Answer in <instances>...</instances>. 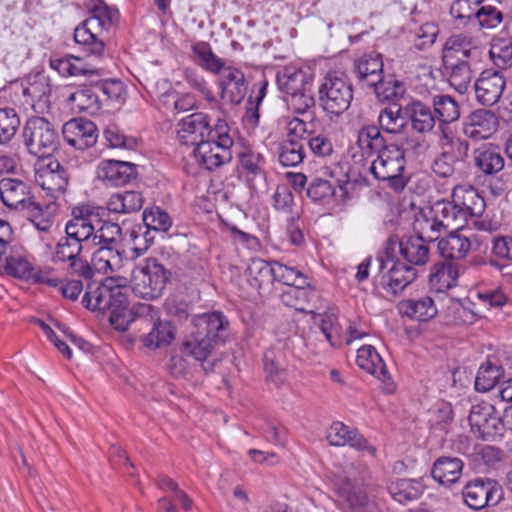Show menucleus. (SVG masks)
Wrapping results in <instances>:
<instances>
[{
    "label": "nucleus",
    "instance_id": "nucleus-48",
    "mask_svg": "<svg viewBox=\"0 0 512 512\" xmlns=\"http://www.w3.org/2000/svg\"><path fill=\"white\" fill-rule=\"evenodd\" d=\"M21 211L25 212L27 219L41 232H48L54 223V215L49 206H42L34 199L26 204Z\"/></svg>",
    "mask_w": 512,
    "mask_h": 512
},
{
    "label": "nucleus",
    "instance_id": "nucleus-2",
    "mask_svg": "<svg viewBox=\"0 0 512 512\" xmlns=\"http://www.w3.org/2000/svg\"><path fill=\"white\" fill-rule=\"evenodd\" d=\"M85 7L91 15L75 28L74 40L84 52L100 57L105 51V44L99 39L97 30H108L118 19L119 12L103 0H86Z\"/></svg>",
    "mask_w": 512,
    "mask_h": 512
},
{
    "label": "nucleus",
    "instance_id": "nucleus-19",
    "mask_svg": "<svg viewBox=\"0 0 512 512\" xmlns=\"http://www.w3.org/2000/svg\"><path fill=\"white\" fill-rule=\"evenodd\" d=\"M97 179L110 186H123L137 177V167L127 161L102 160L96 169Z\"/></svg>",
    "mask_w": 512,
    "mask_h": 512
},
{
    "label": "nucleus",
    "instance_id": "nucleus-55",
    "mask_svg": "<svg viewBox=\"0 0 512 512\" xmlns=\"http://www.w3.org/2000/svg\"><path fill=\"white\" fill-rule=\"evenodd\" d=\"M143 222L147 229L155 232H167L172 225L169 214L157 206L143 211Z\"/></svg>",
    "mask_w": 512,
    "mask_h": 512
},
{
    "label": "nucleus",
    "instance_id": "nucleus-23",
    "mask_svg": "<svg viewBox=\"0 0 512 512\" xmlns=\"http://www.w3.org/2000/svg\"><path fill=\"white\" fill-rule=\"evenodd\" d=\"M0 199L8 208L22 210L33 196L28 183L15 178H3L0 180Z\"/></svg>",
    "mask_w": 512,
    "mask_h": 512
},
{
    "label": "nucleus",
    "instance_id": "nucleus-47",
    "mask_svg": "<svg viewBox=\"0 0 512 512\" xmlns=\"http://www.w3.org/2000/svg\"><path fill=\"white\" fill-rule=\"evenodd\" d=\"M433 108V113L441 124H450L460 118V106L450 95H435Z\"/></svg>",
    "mask_w": 512,
    "mask_h": 512
},
{
    "label": "nucleus",
    "instance_id": "nucleus-7",
    "mask_svg": "<svg viewBox=\"0 0 512 512\" xmlns=\"http://www.w3.org/2000/svg\"><path fill=\"white\" fill-rule=\"evenodd\" d=\"M353 100V87L343 73L329 72L318 88L320 107L329 114L340 115L345 112Z\"/></svg>",
    "mask_w": 512,
    "mask_h": 512
},
{
    "label": "nucleus",
    "instance_id": "nucleus-34",
    "mask_svg": "<svg viewBox=\"0 0 512 512\" xmlns=\"http://www.w3.org/2000/svg\"><path fill=\"white\" fill-rule=\"evenodd\" d=\"M305 285L299 284L288 288L281 294V300L283 304L299 312L315 314L312 302L317 298V293L314 289L305 287Z\"/></svg>",
    "mask_w": 512,
    "mask_h": 512
},
{
    "label": "nucleus",
    "instance_id": "nucleus-62",
    "mask_svg": "<svg viewBox=\"0 0 512 512\" xmlns=\"http://www.w3.org/2000/svg\"><path fill=\"white\" fill-rule=\"evenodd\" d=\"M104 137L112 148L132 150L137 146V139L127 136L116 124H109L104 130Z\"/></svg>",
    "mask_w": 512,
    "mask_h": 512
},
{
    "label": "nucleus",
    "instance_id": "nucleus-6",
    "mask_svg": "<svg viewBox=\"0 0 512 512\" xmlns=\"http://www.w3.org/2000/svg\"><path fill=\"white\" fill-rule=\"evenodd\" d=\"M171 272L156 258H148L131 272V289L136 296L153 300L160 297Z\"/></svg>",
    "mask_w": 512,
    "mask_h": 512
},
{
    "label": "nucleus",
    "instance_id": "nucleus-37",
    "mask_svg": "<svg viewBox=\"0 0 512 512\" xmlns=\"http://www.w3.org/2000/svg\"><path fill=\"white\" fill-rule=\"evenodd\" d=\"M357 142L363 155L367 157L380 155L389 145L376 125L363 126L358 132Z\"/></svg>",
    "mask_w": 512,
    "mask_h": 512
},
{
    "label": "nucleus",
    "instance_id": "nucleus-36",
    "mask_svg": "<svg viewBox=\"0 0 512 512\" xmlns=\"http://www.w3.org/2000/svg\"><path fill=\"white\" fill-rule=\"evenodd\" d=\"M249 283L258 291L269 290L275 282L274 264L260 259H252L247 268Z\"/></svg>",
    "mask_w": 512,
    "mask_h": 512
},
{
    "label": "nucleus",
    "instance_id": "nucleus-18",
    "mask_svg": "<svg viewBox=\"0 0 512 512\" xmlns=\"http://www.w3.org/2000/svg\"><path fill=\"white\" fill-rule=\"evenodd\" d=\"M62 133L66 142L78 150L94 146L98 138L96 125L84 118H74L66 122Z\"/></svg>",
    "mask_w": 512,
    "mask_h": 512
},
{
    "label": "nucleus",
    "instance_id": "nucleus-9",
    "mask_svg": "<svg viewBox=\"0 0 512 512\" xmlns=\"http://www.w3.org/2000/svg\"><path fill=\"white\" fill-rule=\"evenodd\" d=\"M461 496L469 509L480 511L488 506H496L502 499L503 492L496 480L477 477L463 486Z\"/></svg>",
    "mask_w": 512,
    "mask_h": 512
},
{
    "label": "nucleus",
    "instance_id": "nucleus-29",
    "mask_svg": "<svg viewBox=\"0 0 512 512\" xmlns=\"http://www.w3.org/2000/svg\"><path fill=\"white\" fill-rule=\"evenodd\" d=\"M407 122L411 128L420 134H426L433 130L436 117L431 107L420 100H412L403 107Z\"/></svg>",
    "mask_w": 512,
    "mask_h": 512
},
{
    "label": "nucleus",
    "instance_id": "nucleus-5",
    "mask_svg": "<svg viewBox=\"0 0 512 512\" xmlns=\"http://www.w3.org/2000/svg\"><path fill=\"white\" fill-rule=\"evenodd\" d=\"M214 137L194 148L193 154L199 165L214 171L232 160L233 137L226 121L218 119Z\"/></svg>",
    "mask_w": 512,
    "mask_h": 512
},
{
    "label": "nucleus",
    "instance_id": "nucleus-38",
    "mask_svg": "<svg viewBox=\"0 0 512 512\" xmlns=\"http://www.w3.org/2000/svg\"><path fill=\"white\" fill-rule=\"evenodd\" d=\"M144 203L142 194L130 190L112 194L107 201V209L111 213L130 214L138 212Z\"/></svg>",
    "mask_w": 512,
    "mask_h": 512
},
{
    "label": "nucleus",
    "instance_id": "nucleus-20",
    "mask_svg": "<svg viewBox=\"0 0 512 512\" xmlns=\"http://www.w3.org/2000/svg\"><path fill=\"white\" fill-rule=\"evenodd\" d=\"M356 363L361 369L381 380L383 382V390L386 393L391 394L395 391V384L388 373L386 365L373 346L365 345L359 348Z\"/></svg>",
    "mask_w": 512,
    "mask_h": 512
},
{
    "label": "nucleus",
    "instance_id": "nucleus-41",
    "mask_svg": "<svg viewBox=\"0 0 512 512\" xmlns=\"http://www.w3.org/2000/svg\"><path fill=\"white\" fill-rule=\"evenodd\" d=\"M400 311L419 321H428L434 318L438 312L434 300L430 296L404 300L400 303Z\"/></svg>",
    "mask_w": 512,
    "mask_h": 512
},
{
    "label": "nucleus",
    "instance_id": "nucleus-31",
    "mask_svg": "<svg viewBox=\"0 0 512 512\" xmlns=\"http://www.w3.org/2000/svg\"><path fill=\"white\" fill-rule=\"evenodd\" d=\"M453 227L454 231H451L446 237L439 240L438 251L445 259L460 260L467 255L472 247V242L469 237L460 233V229L463 227Z\"/></svg>",
    "mask_w": 512,
    "mask_h": 512
},
{
    "label": "nucleus",
    "instance_id": "nucleus-22",
    "mask_svg": "<svg viewBox=\"0 0 512 512\" xmlns=\"http://www.w3.org/2000/svg\"><path fill=\"white\" fill-rule=\"evenodd\" d=\"M219 85L222 99L235 105L242 102L248 89L244 73L231 66H227L220 73Z\"/></svg>",
    "mask_w": 512,
    "mask_h": 512
},
{
    "label": "nucleus",
    "instance_id": "nucleus-13",
    "mask_svg": "<svg viewBox=\"0 0 512 512\" xmlns=\"http://www.w3.org/2000/svg\"><path fill=\"white\" fill-rule=\"evenodd\" d=\"M378 255L377 260L379 261V271L383 272L388 268L387 273L383 276L384 283L390 288V290L397 294L403 291L409 284H411L418 276L417 269L411 265L401 262L398 259L388 253Z\"/></svg>",
    "mask_w": 512,
    "mask_h": 512
},
{
    "label": "nucleus",
    "instance_id": "nucleus-52",
    "mask_svg": "<svg viewBox=\"0 0 512 512\" xmlns=\"http://www.w3.org/2000/svg\"><path fill=\"white\" fill-rule=\"evenodd\" d=\"M370 88L374 90L377 99L381 102L396 101L400 99L406 89L403 82L389 76L387 78L382 76V80Z\"/></svg>",
    "mask_w": 512,
    "mask_h": 512
},
{
    "label": "nucleus",
    "instance_id": "nucleus-4",
    "mask_svg": "<svg viewBox=\"0 0 512 512\" xmlns=\"http://www.w3.org/2000/svg\"><path fill=\"white\" fill-rule=\"evenodd\" d=\"M370 172L386 187L396 193L402 192L407 186L410 175L406 172L405 150L399 145L389 144L388 148L374 159Z\"/></svg>",
    "mask_w": 512,
    "mask_h": 512
},
{
    "label": "nucleus",
    "instance_id": "nucleus-21",
    "mask_svg": "<svg viewBox=\"0 0 512 512\" xmlns=\"http://www.w3.org/2000/svg\"><path fill=\"white\" fill-rule=\"evenodd\" d=\"M498 128V120L495 114L486 109L473 111L463 123V133L473 140H485L490 138Z\"/></svg>",
    "mask_w": 512,
    "mask_h": 512
},
{
    "label": "nucleus",
    "instance_id": "nucleus-12",
    "mask_svg": "<svg viewBox=\"0 0 512 512\" xmlns=\"http://www.w3.org/2000/svg\"><path fill=\"white\" fill-rule=\"evenodd\" d=\"M210 117L204 112H196L183 118L179 123L177 136L183 145L197 147L210 137H214L216 124L212 127Z\"/></svg>",
    "mask_w": 512,
    "mask_h": 512
},
{
    "label": "nucleus",
    "instance_id": "nucleus-15",
    "mask_svg": "<svg viewBox=\"0 0 512 512\" xmlns=\"http://www.w3.org/2000/svg\"><path fill=\"white\" fill-rule=\"evenodd\" d=\"M398 245L399 252L406 263L416 268L423 266L429 261L430 249L427 243L415 236H404L400 240L391 236L386 242L385 254L393 251Z\"/></svg>",
    "mask_w": 512,
    "mask_h": 512
},
{
    "label": "nucleus",
    "instance_id": "nucleus-57",
    "mask_svg": "<svg viewBox=\"0 0 512 512\" xmlns=\"http://www.w3.org/2000/svg\"><path fill=\"white\" fill-rule=\"evenodd\" d=\"M502 20L503 13L497 7L480 0L474 23H477L483 29H492L497 27Z\"/></svg>",
    "mask_w": 512,
    "mask_h": 512
},
{
    "label": "nucleus",
    "instance_id": "nucleus-17",
    "mask_svg": "<svg viewBox=\"0 0 512 512\" xmlns=\"http://www.w3.org/2000/svg\"><path fill=\"white\" fill-rule=\"evenodd\" d=\"M505 86V77L499 71L484 70L474 83L477 102L483 106H493L501 98Z\"/></svg>",
    "mask_w": 512,
    "mask_h": 512
},
{
    "label": "nucleus",
    "instance_id": "nucleus-46",
    "mask_svg": "<svg viewBox=\"0 0 512 512\" xmlns=\"http://www.w3.org/2000/svg\"><path fill=\"white\" fill-rule=\"evenodd\" d=\"M150 325L151 331L141 338L145 347L156 349L170 344L174 339V329L168 321H161L159 318Z\"/></svg>",
    "mask_w": 512,
    "mask_h": 512
},
{
    "label": "nucleus",
    "instance_id": "nucleus-63",
    "mask_svg": "<svg viewBox=\"0 0 512 512\" xmlns=\"http://www.w3.org/2000/svg\"><path fill=\"white\" fill-rule=\"evenodd\" d=\"M321 320L319 328L324 334L326 340L331 346H338L341 344V328L338 324L337 317L332 311H326L320 315Z\"/></svg>",
    "mask_w": 512,
    "mask_h": 512
},
{
    "label": "nucleus",
    "instance_id": "nucleus-30",
    "mask_svg": "<svg viewBox=\"0 0 512 512\" xmlns=\"http://www.w3.org/2000/svg\"><path fill=\"white\" fill-rule=\"evenodd\" d=\"M464 463L460 458L441 456L435 460L431 467V476L443 486H451L462 476Z\"/></svg>",
    "mask_w": 512,
    "mask_h": 512
},
{
    "label": "nucleus",
    "instance_id": "nucleus-51",
    "mask_svg": "<svg viewBox=\"0 0 512 512\" xmlns=\"http://www.w3.org/2000/svg\"><path fill=\"white\" fill-rule=\"evenodd\" d=\"M336 194L335 183L324 179L321 176L310 178L306 188V195L313 201L319 203H328Z\"/></svg>",
    "mask_w": 512,
    "mask_h": 512
},
{
    "label": "nucleus",
    "instance_id": "nucleus-25",
    "mask_svg": "<svg viewBox=\"0 0 512 512\" xmlns=\"http://www.w3.org/2000/svg\"><path fill=\"white\" fill-rule=\"evenodd\" d=\"M354 73L363 86L370 88L380 82L383 76L382 55L375 51L365 53L354 61Z\"/></svg>",
    "mask_w": 512,
    "mask_h": 512
},
{
    "label": "nucleus",
    "instance_id": "nucleus-8",
    "mask_svg": "<svg viewBox=\"0 0 512 512\" xmlns=\"http://www.w3.org/2000/svg\"><path fill=\"white\" fill-rule=\"evenodd\" d=\"M22 138L28 152L38 158L51 156L59 146V135L46 118H29L22 130Z\"/></svg>",
    "mask_w": 512,
    "mask_h": 512
},
{
    "label": "nucleus",
    "instance_id": "nucleus-11",
    "mask_svg": "<svg viewBox=\"0 0 512 512\" xmlns=\"http://www.w3.org/2000/svg\"><path fill=\"white\" fill-rule=\"evenodd\" d=\"M484 52L485 47L478 37L461 32L446 39L441 59L481 61Z\"/></svg>",
    "mask_w": 512,
    "mask_h": 512
},
{
    "label": "nucleus",
    "instance_id": "nucleus-43",
    "mask_svg": "<svg viewBox=\"0 0 512 512\" xmlns=\"http://www.w3.org/2000/svg\"><path fill=\"white\" fill-rule=\"evenodd\" d=\"M388 491L394 500L404 504L418 499L424 491V486L415 479H397L390 483Z\"/></svg>",
    "mask_w": 512,
    "mask_h": 512
},
{
    "label": "nucleus",
    "instance_id": "nucleus-16",
    "mask_svg": "<svg viewBox=\"0 0 512 512\" xmlns=\"http://www.w3.org/2000/svg\"><path fill=\"white\" fill-rule=\"evenodd\" d=\"M195 330L216 345H223L230 336V327L227 317L219 311L197 315L193 319Z\"/></svg>",
    "mask_w": 512,
    "mask_h": 512
},
{
    "label": "nucleus",
    "instance_id": "nucleus-39",
    "mask_svg": "<svg viewBox=\"0 0 512 512\" xmlns=\"http://www.w3.org/2000/svg\"><path fill=\"white\" fill-rule=\"evenodd\" d=\"M276 82L278 88L287 96L304 91L310 86L309 78L301 69L295 67H284L277 73Z\"/></svg>",
    "mask_w": 512,
    "mask_h": 512
},
{
    "label": "nucleus",
    "instance_id": "nucleus-42",
    "mask_svg": "<svg viewBox=\"0 0 512 512\" xmlns=\"http://www.w3.org/2000/svg\"><path fill=\"white\" fill-rule=\"evenodd\" d=\"M379 127L389 134H399L407 127V119L400 105H390L382 109L378 116Z\"/></svg>",
    "mask_w": 512,
    "mask_h": 512
},
{
    "label": "nucleus",
    "instance_id": "nucleus-44",
    "mask_svg": "<svg viewBox=\"0 0 512 512\" xmlns=\"http://www.w3.org/2000/svg\"><path fill=\"white\" fill-rule=\"evenodd\" d=\"M457 272L451 263H437L431 268L429 284L436 292H443L455 286Z\"/></svg>",
    "mask_w": 512,
    "mask_h": 512
},
{
    "label": "nucleus",
    "instance_id": "nucleus-50",
    "mask_svg": "<svg viewBox=\"0 0 512 512\" xmlns=\"http://www.w3.org/2000/svg\"><path fill=\"white\" fill-rule=\"evenodd\" d=\"M306 156L305 143L302 141L283 140L278 147V159L285 167L301 164Z\"/></svg>",
    "mask_w": 512,
    "mask_h": 512
},
{
    "label": "nucleus",
    "instance_id": "nucleus-3",
    "mask_svg": "<svg viewBox=\"0 0 512 512\" xmlns=\"http://www.w3.org/2000/svg\"><path fill=\"white\" fill-rule=\"evenodd\" d=\"M451 197L452 201L437 202L436 211L453 226L464 227L468 219L485 211V200L472 185H456Z\"/></svg>",
    "mask_w": 512,
    "mask_h": 512
},
{
    "label": "nucleus",
    "instance_id": "nucleus-27",
    "mask_svg": "<svg viewBox=\"0 0 512 512\" xmlns=\"http://www.w3.org/2000/svg\"><path fill=\"white\" fill-rule=\"evenodd\" d=\"M217 346L218 345L214 342L195 330L192 332L190 338L184 342L183 352L188 356H192L195 360L202 362L203 371L210 373L214 370L217 360H210L209 357Z\"/></svg>",
    "mask_w": 512,
    "mask_h": 512
},
{
    "label": "nucleus",
    "instance_id": "nucleus-54",
    "mask_svg": "<svg viewBox=\"0 0 512 512\" xmlns=\"http://www.w3.org/2000/svg\"><path fill=\"white\" fill-rule=\"evenodd\" d=\"M199 59V64L212 73H221L226 68L222 59L217 57L207 42H198L192 47Z\"/></svg>",
    "mask_w": 512,
    "mask_h": 512
},
{
    "label": "nucleus",
    "instance_id": "nucleus-60",
    "mask_svg": "<svg viewBox=\"0 0 512 512\" xmlns=\"http://www.w3.org/2000/svg\"><path fill=\"white\" fill-rule=\"evenodd\" d=\"M86 246L87 245L78 239L66 234V236L62 237L56 245L55 258L61 262L74 259L76 256L81 254Z\"/></svg>",
    "mask_w": 512,
    "mask_h": 512
},
{
    "label": "nucleus",
    "instance_id": "nucleus-35",
    "mask_svg": "<svg viewBox=\"0 0 512 512\" xmlns=\"http://www.w3.org/2000/svg\"><path fill=\"white\" fill-rule=\"evenodd\" d=\"M475 167L485 175H494L504 168V158L497 149L484 144L473 151Z\"/></svg>",
    "mask_w": 512,
    "mask_h": 512
},
{
    "label": "nucleus",
    "instance_id": "nucleus-58",
    "mask_svg": "<svg viewBox=\"0 0 512 512\" xmlns=\"http://www.w3.org/2000/svg\"><path fill=\"white\" fill-rule=\"evenodd\" d=\"M480 0H455L450 7L451 16L461 25L474 23Z\"/></svg>",
    "mask_w": 512,
    "mask_h": 512
},
{
    "label": "nucleus",
    "instance_id": "nucleus-61",
    "mask_svg": "<svg viewBox=\"0 0 512 512\" xmlns=\"http://www.w3.org/2000/svg\"><path fill=\"white\" fill-rule=\"evenodd\" d=\"M489 55L494 65L500 69L512 67V43L505 40H495L490 49Z\"/></svg>",
    "mask_w": 512,
    "mask_h": 512
},
{
    "label": "nucleus",
    "instance_id": "nucleus-24",
    "mask_svg": "<svg viewBox=\"0 0 512 512\" xmlns=\"http://www.w3.org/2000/svg\"><path fill=\"white\" fill-rule=\"evenodd\" d=\"M68 179L67 171L58 160H51L36 173V182L53 197L65 192Z\"/></svg>",
    "mask_w": 512,
    "mask_h": 512
},
{
    "label": "nucleus",
    "instance_id": "nucleus-32",
    "mask_svg": "<svg viewBox=\"0 0 512 512\" xmlns=\"http://www.w3.org/2000/svg\"><path fill=\"white\" fill-rule=\"evenodd\" d=\"M327 440L333 446L349 445L357 450L371 449L374 451L368 445L367 440L356 429H351L342 422H334L330 426Z\"/></svg>",
    "mask_w": 512,
    "mask_h": 512
},
{
    "label": "nucleus",
    "instance_id": "nucleus-28",
    "mask_svg": "<svg viewBox=\"0 0 512 512\" xmlns=\"http://www.w3.org/2000/svg\"><path fill=\"white\" fill-rule=\"evenodd\" d=\"M433 211L434 216L432 217H428L423 213L416 215L413 223L415 237L427 244L438 240L443 230L453 226L452 222H448L445 218L441 217L436 211V206Z\"/></svg>",
    "mask_w": 512,
    "mask_h": 512
},
{
    "label": "nucleus",
    "instance_id": "nucleus-40",
    "mask_svg": "<svg viewBox=\"0 0 512 512\" xmlns=\"http://www.w3.org/2000/svg\"><path fill=\"white\" fill-rule=\"evenodd\" d=\"M92 265L98 272L115 273L122 268L123 258L118 247L99 246L93 252Z\"/></svg>",
    "mask_w": 512,
    "mask_h": 512
},
{
    "label": "nucleus",
    "instance_id": "nucleus-1",
    "mask_svg": "<svg viewBox=\"0 0 512 512\" xmlns=\"http://www.w3.org/2000/svg\"><path fill=\"white\" fill-rule=\"evenodd\" d=\"M122 281L125 279L108 277L105 282L89 283L82 298L83 306L91 311L109 312L111 325L119 331L127 330L132 322L150 326L158 320V310L149 303L129 308L128 288Z\"/></svg>",
    "mask_w": 512,
    "mask_h": 512
},
{
    "label": "nucleus",
    "instance_id": "nucleus-14",
    "mask_svg": "<svg viewBox=\"0 0 512 512\" xmlns=\"http://www.w3.org/2000/svg\"><path fill=\"white\" fill-rule=\"evenodd\" d=\"M336 483L337 495L353 512H374L375 504L361 489L356 478H352L350 471Z\"/></svg>",
    "mask_w": 512,
    "mask_h": 512
},
{
    "label": "nucleus",
    "instance_id": "nucleus-59",
    "mask_svg": "<svg viewBox=\"0 0 512 512\" xmlns=\"http://www.w3.org/2000/svg\"><path fill=\"white\" fill-rule=\"evenodd\" d=\"M20 118L13 108H0V144H6L15 136Z\"/></svg>",
    "mask_w": 512,
    "mask_h": 512
},
{
    "label": "nucleus",
    "instance_id": "nucleus-56",
    "mask_svg": "<svg viewBox=\"0 0 512 512\" xmlns=\"http://www.w3.org/2000/svg\"><path fill=\"white\" fill-rule=\"evenodd\" d=\"M122 229L119 224L104 222L98 230H94L95 246L117 247L121 239Z\"/></svg>",
    "mask_w": 512,
    "mask_h": 512
},
{
    "label": "nucleus",
    "instance_id": "nucleus-49",
    "mask_svg": "<svg viewBox=\"0 0 512 512\" xmlns=\"http://www.w3.org/2000/svg\"><path fill=\"white\" fill-rule=\"evenodd\" d=\"M503 376V367L488 360L478 370L475 389L480 392H487L493 389Z\"/></svg>",
    "mask_w": 512,
    "mask_h": 512
},
{
    "label": "nucleus",
    "instance_id": "nucleus-45",
    "mask_svg": "<svg viewBox=\"0 0 512 512\" xmlns=\"http://www.w3.org/2000/svg\"><path fill=\"white\" fill-rule=\"evenodd\" d=\"M50 66L62 76H80L97 74L98 70L90 69L82 60L72 55L52 57Z\"/></svg>",
    "mask_w": 512,
    "mask_h": 512
},
{
    "label": "nucleus",
    "instance_id": "nucleus-10",
    "mask_svg": "<svg viewBox=\"0 0 512 512\" xmlns=\"http://www.w3.org/2000/svg\"><path fill=\"white\" fill-rule=\"evenodd\" d=\"M472 431L485 441H494L502 437L500 416L494 405L481 402L473 405L468 417Z\"/></svg>",
    "mask_w": 512,
    "mask_h": 512
},
{
    "label": "nucleus",
    "instance_id": "nucleus-33",
    "mask_svg": "<svg viewBox=\"0 0 512 512\" xmlns=\"http://www.w3.org/2000/svg\"><path fill=\"white\" fill-rule=\"evenodd\" d=\"M3 255H5L3 268L7 275L18 279L30 280L33 266L21 248L16 246L9 247L8 251L4 249L0 252V259Z\"/></svg>",
    "mask_w": 512,
    "mask_h": 512
},
{
    "label": "nucleus",
    "instance_id": "nucleus-26",
    "mask_svg": "<svg viewBox=\"0 0 512 512\" xmlns=\"http://www.w3.org/2000/svg\"><path fill=\"white\" fill-rule=\"evenodd\" d=\"M443 73L449 84L459 93H465L473 79L472 66L479 61L441 59Z\"/></svg>",
    "mask_w": 512,
    "mask_h": 512
},
{
    "label": "nucleus",
    "instance_id": "nucleus-64",
    "mask_svg": "<svg viewBox=\"0 0 512 512\" xmlns=\"http://www.w3.org/2000/svg\"><path fill=\"white\" fill-rule=\"evenodd\" d=\"M288 106L297 114H305L315 106V99L310 86L304 91L296 92L287 96Z\"/></svg>",
    "mask_w": 512,
    "mask_h": 512
},
{
    "label": "nucleus",
    "instance_id": "nucleus-53",
    "mask_svg": "<svg viewBox=\"0 0 512 512\" xmlns=\"http://www.w3.org/2000/svg\"><path fill=\"white\" fill-rule=\"evenodd\" d=\"M68 100L80 111H96L100 108L98 90L95 85L77 90L69 96Z\"/></svg>",
    "mask_w": 512,
    "mask_h": 512
}]
</instances>
